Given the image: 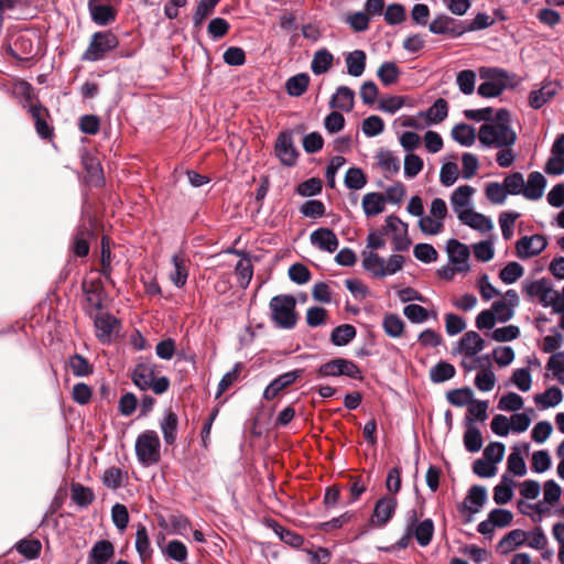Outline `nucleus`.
Returning <instances> with one entry per match:
<instances>
[{
	"instance_id": "1",
	"label": "nucleus",
	"mask_w": 564,
	"mask_h": 564,
	"mask_svg": "<svg viewBox=\"0 0 564 564\" xmlns=\"http://www.w3.org/2000/svg\"><path fill=\"white\" fill-rule=\"evenodd\" d=\"M510 112L501 108L495 119L480 126L478 140L487 148H511L517 141V133L510 126Z\"/></svg>"
},
{
	"instance_id": "2",
	"label": "nucleus",
	"mask_w": 564,
	"mask_h": 564,
	"mask_svg": "<svg viewBox=\"0 0 564 564\" xmlns=\"http://www.w3.org/2000/svg\"><path fill=\"white\" fill-rule=\"evenodd\" d=\"M524 291L530 297L536 299L543 306H551L554 314H564V301L560 297V292L553 289L550 280L543 278L530 282L524 286Z\"/></svg>"
},
{
	"instance_id": "3",
	"label": "nucleus",
	"mask_w": 564,
	"mask_h": 564,
	"mask_svg": "<svg viewBox=\"0 0 564 564\" xmlns=\"http://www.w3.org/2000/svg\"><path fill=\"white\" fill-rule=\"evenodd\" d=\"M119 45V40L111 31L95 32L90 42L82 55V61L98 62Z\"/></svg>"
},
{
	"instance_id": "4",
	"label": "nucleus",
	"mask_w": 564,
	"mask_h": 564,
	"mask_svg": "<svg viewBox=\"0 0 564 564\" xmlns=\"http://www.w3.org/2000/svg\"><path fill=\"white\" fill-rule=\"evenodd\" d=\"M160 448L159 435L152 430L141 433L135 441V455L143 466H150L160 460Z\"/></svg>"
},
{
	"instance_id": "5",
	"label": "nucleus",
	"mask_w": 564,
	"mask_h": 564,
	"mask_svg": "<svg viewBox=\"0 0 564 564\" xmlns=\"http://www.w3.org/2000/svg\"><path fill=\"white\" fill-rule=\"evenodd\" d=\"M316 373L319 378L344 376L360 381L364 379L362 372L358 365L350 359L341 357H336L325 364H322L316 369Z\"/></svg>"
},
{
	"instance_id": "6",
	"label": "nucleus",
	"mask_w": 564,
	"mask_h": 564,
	"mask_svg": "<svg viewBox=\"0 0 564 564\" xmlns=\"http://www.w3.org/2000/svg\"><path fill=\"white\" fill-rule=\"evenodd\" d=\"M274 152L284 166H294L297 163L300 153L294 144L292 131L280 132L275 140Z\"/></svg>"
},
{
	"instance_id": "7",
	"label": "nucleus",
	"mask_w": 564,
	"mask_h": 564,
	"mask_svg": "<svg viewBox=\"0 0 564 564\" xmlns=\"http://www.w3.org/2000/svg\"><path fill=\"white\" fill-rule=\"evenodd\" d=\"M429 30L433 34L446 35L456 39L466 33L465 23L446 14L435 17L429 24Z\"/></svg>"
},
{
	"instance_id": "8",
	"label": "nucleus",
	"mask_w": 564,
	"mask_h": 564,
	"mask_svg": "<svg viewBox=\"0 0 564 564\" xmlns=\"http://www.w3.org/2000/svg\"><path fill=\"white\" fill-rule=\"evenodd\" d=\"M398 508V500L394 496H383L379 498L373 507L371 523L377 528H384L393 518Z\"/></svg>"
},
{
	"instance_id": "9",
	"label": "nucleus",
	"mask_w": 564,
	"mask_h": 564,
	"mask_svg": "<svg viewBox=\"0 0 564 564\" xmlns=\"http://www.w3.org/2000/svg\"><path fill=\"white\" fill-rule=\"evenodd\" d=\"M446 250L448 253L449 263L456 267L458 273L465 274L470 270L468 262L470 251L468 246L456 239H451L447 241Z\"/></svg>"
},
{
	"instance_id": "10",
	"label": "nucleus",
	"mask_w": 564,
	"mask_h": 564,
	"mask_svg": "<svg viewBox=\"0 0 564 564\" xmlns=\"http://www.w3.org/2000/svg\"><path fill=\"white\" fill-rule=\"evenodd\" d=\"M487 500V488L482 485H473L468 489L464 501L457 506V510L462 514H465V512L477 513L480 511Z\"/></svg>"
},
{
	"instance_id": "11",
	"label": "nucleus",
	"mask_w": 564,
	"mask_h": 564,
	"mask_svg": "<svg viewBox=\"0 0 564 564\" xmlns=\"http://www.w3.org/2000/svg\"><path fill=\"white\" fill-rule=\"evenodd\" d=\"M173 269L169 273V279L177 289H182L188 278L189 258L182 250L175 252L171 259Z\"/></svg>"
},
{
	"instance_id": "12",
	"label": "nucleus",
	"mask_w": 564,
	"mask_h": 564,
	"mask_svg": "<svg viewBox=\"0 0 564 564\" xmlns=\"http://www.w3.org/2000/svg\"><path fill=\"white\" fill-rule=\"evenodd\" d=\"M547 246L546 238L542 235L524 236L516 245L517 254L521 259H528L540 254Z\"/></svg>"
},
{
	"instance_id": "13",
	"label": "nucleus",
	"mask_w": 564,
	"mask_h": 564,
	"mask_svg": "<svg viewBox=\"0 0 564 564\" xmlns=\"http://www.w3.org/2000/svg\"><path fill=\"white\" fill-rule=\"evenodd\" d=\"M561 89L556 80H544L539 89L532 90L529 95V106L533 109H540L555 97Z\"/></svg>"
},
{
	"instance_id": "14",
	"label": "nucleus",
	"mask_w": 564,
	"mask_h": 564,
	"mask_svg": "<svg viewBox=\"0 0 564 564\" xmlns=\"http://www.w3.org/2000/svg\"><path fill=\"white\" fill-rule=\"evenodd\" d=\"M29 112L34 120L39 137L44 140L51 139L54 134V129L46 121V118L50 116L48 110L37 102V105H31L29 107Z\"/></svg>"
},
{
	"instance_id": "15",
	"label": "nucleus",
	"mask_w": 564,
	"mask_h": 564,
	"mask_svg": "<svg viewBox=\"0 0 564 564\" xmlns=\"http://www.w3.org/2000/svg\"><path fill=\"white\" fill-rule=\"evenodd\" d=\"M311 243L322 251L333 253L337 250L339 241L335 232L329 228H318L311 234Z\"/></svg>"
},
{
	"instance_id": "16",
	"label": "nucleus",
	"mask_w": 564,
	"mask_h": 564,
	"mask_svg": "<svg viewBox=\"0 0 564 564\" xmlns=\"http://www.w3.org/2000/svg\"><path fill=\"white\" fill-rule=\"evenodd\" d=\"M88 10L91 20L101 26L112 23L117 17V11L112 6L101 3L99 0H89Z\"/></svg>"
},
{
	"instance_id": "17",
	"label": "nucleus",
	"mask_w": 564,
	"mask_h": 564,
	"mask_svg": "<svg viewBox=\"0 0 564 564\" xmlns=\"http://www.w3.org/2000/svg\"><path fill=\"white\" fill-rule=\"evenodd\" d=\"M96 337L98 340L108 345L113 337H119L121 330V319H94Z\"/></svg>"
},
{
	"instance_id": "18",
	"label": "nucleus",
	"mask_w": 564,
	"mask_h": 564,
	"mask_svg": "<svg viewBox=\"0 0 564 564\" xmlns=\"http://www.w3.org/2000/svg\"><path fill=\"white\" fill-rule=\"evenodd\" d=\"M530 449L529 443H523L521 445H514L512 447V452L509 454L507 459V469L509 473L514 476L522 477L527 474V465L524 457L521 452L528 454Z\"/></svg>"
},
{
	"instance_id": "19",
	"label": "nucleus",
	"mask_w": 564,
	"mask_h": 564,
	"mask_svg": "<svg viewBox=\"0 0 564 564\" xmlns=\"http://www.w3.org/2000/svg\"><path fill=\"white\" fill-rule=\"evenodd\" d=\"M406 528L420 546H427L432 542L434 535V522L432 519L427 518L414 524L408 523Z\"/></svg>"
},
{
	"instance_id": "20",
	"label": "nucleus",
	"mask_w": 564,
	"mask_h": 564,
	"mask_svg": "<svg viewBox=\"0 0 564 564\" xmlns=\"http://www.w3.org/2000/svg\"><path fill=\"white\" fill-rule=\"evenodd\" d=\"M485 347V340L475 330L466 332L458 340L456 350L467 357H473Z\"/></svg>"
},
{
	"instance_id": "21",
	"label": "nucleus",
	"mask_w": 564,
	"mask_h": 564,
	"mask_svg": "<svg viewBox=\"0 0 564 564\" xmlns=\"http://www.w3.org/2000/svg\"><path fill=\"white\" fill-rule=\"evenodd\" d=\"M83 166L86 172V181L93 186H101L105 183L104 171L99 160L86 153L82 158Z\"/></svg>"
},
{
	"instance_id": "22",
	"label": "nucleus",
	"mask_w": 564,
	"mask_h": 564,
	"mask_svg": "<svg viewBox=\"0 0 564 564\" xmlns=\"http://www.w3.org/2000/svg\"><path fill=\"white\" fill-rule=\"evenodd\" d=\"M465 426L463 442L467 452L477 453L482 447V436L479 429L475 425L474 419L469 415L465 416Z\"/></svg>"
},
{
	"instance_id": "23",
	"label": "nucleus",
	"mask_w": 564,
	"mask_h": 564,
	"mask_svg": "<svg viewBox=\"0 0 564 564\" xmlns=\"http://www.w3.org/2000/svg\"><path fill=\"white\" fill-rule=\"evenodd\" d=\"M295 304L292 295L281 294L272 297L270 301L272 317H295Z\"/></svg>"
},
{
	"instance_id": "24",
	"label": "nucleus",
	"mask_w": 564,
	"mask_h": 564,
	"mask_svg": "<svg viewBox=\"0 0 564 564\" xmlns=\"http://www.w3.org/2000/svg\"><path fill=\"white\" fill-rule=\"evenodd\" d=\"M155 373V366L151 364L140 362L137 364L131 371L130 378L135 387L141 391L150 389L151 380Z\"/></svg>"
},
{
	"instance_id": "25",
	"label": "nucleus",
	"mask_w": 564,
	"mask_h": 564,
	"mask_svg": "<svg viewBox=\"0 0 564 564\" xmlns=\"http://www.w3.org/2000/svg\"><path fill=\"white\" fill-rule=\"evenodd\" d=\"M457 216L464 225H467L480 232H487L492 229V223L490 218L470 208L459 213Z\"/></svg>"
},
{
	"instance_id": "26",
	"label": "nucleus",
	"mask_w": 564,
	"mask_h": 564,
	"mask_svg": "<svg viewBox=\"0 0 564 564\" xmlns=\"http://www.w3.org/2000/svg\"><path fill=\"white\" fill-rule=\"evenodd\" d=\"M330 108L349 112L355 106V91L348 86L337 87L335 94L329 100Z\"/></svg>"
},
{
	"instance_id": "27",
	"label": "nucleus",
	"mask_w": 564,
	"mask_h": 564,
	"mask_svg": "<svg viewBox=\"0 0 564 564\" xmlns=\"http://www.w3.org/2000/svg\"><path fill=\"white\" fill-rule=\"evenodd\" d=\"M546 180L540 172H532L523 186V196L530 200H538L543 196Z\"/></svg>"
},
{
	"instance_id": "28",
	"label": "nucleus",
	"mask_w": 564,
	"mask_h": 564,
	"mask_svg": "<svg viewBox=\"0 0 564 564\" xmlns=\"http://www.w3.org/2000/svg\"><path fill=\"white\" fill-rule=\"evenodd\" d=\"M112 253H111V239L108 236H102L100 240V269L99 273L109 283H113L111 279L112 272Z\"/></svg>"
},
{
	"instance_id": "29",
	"label": "nucleus",
	"mask_w": 564,
	"mask_h": 564,
	"mask_svg": "<svg viewBox=\"0 0 564 564\" xmlns=\"http://www.w3.org/2000/svg\"><path fill=\"white\" fill-rule=\"evenodd\" d=\"M113 555V544L108 540H99L90 549L88 560L95 564H106Z\"/></svg>"
},
{
	"instance_id": "30",
	"label": "nucleus",
	"mask_w": 564,
	"mask_h": 564,
	"mask_svg": "<svg viewBox=\"0 0 564 564\" xmlns=\"http://www.w3.org/2000/svg\"><path fill=\"white\" fill-rule=\"evenodd\" d=\"M474 193L475 188L470 185H460L452 193L451 204L457 215L469 209L468 206L470 205V198Z\"/></svg>"
},
{
	"instance_id": "31",
	"label": "nucleus",
	"mask_w": 564,
	"mask_h": 564,
	"mask_svg": "<svg viewBox=\"0 0 564 564\" xmlns=\"http://www.w3.org/2000/svg\"><path fill=\"white\" fill-rule=\"evenodd\" d=\"M178 417L170 409L164 412V416L160 422V427L163 434L164 442L167 445H173L177 437Z\"/></svg>"
},
{
	"instance_id": "32",
	"label": "nucleus",
	"mask_w": 564,
	"mask_h": 564,
	"mask_svg": "<svg viewBox=\"0 0 564 564\" xmlns=\"http://www.w3.org/2000/svg\"><path fill=\"white\" fill-rule=\"evenodd\" d=\"M90 229L85 226H78L72 242V251L75 256L84 258L89 253V237L91 236Z\"/></svg>"
},
{
	"instance_id": "33",
	"label": "nucleus",
	"mask_w": 564,
	"mask_h": 564,
	"mask_svg": "<svg viewBox=\"0 0 564 564\" xmlns=\"http://www.w3.org/2000/svg\"><path fill=\"white\" fill-rule=\"evenodd\" d=\"M367 55L362 50H355L345 56L347 73L354 77H360L366 69Z\"/></svg>"
},
{
	"instance_id": "34",
	"label": "nucleus",
	"mask_w": 564,
	"mask_h": 564,
	"mask_svg": "<svg viewBox=\"0 0 564 564\" xmlns=\"http://www.w3.org/2000/svg\"><path fill=\"white\" fill-rule=\"evenodd\" d=\"M357 335L356 327L351 324L336 326L330 333V343L334 346L343 347L348 345Z\"/></svg>"
},
{
	"instance_id": "35",
	"label": "nucleus",
	"mask_w": 564,
	"mask_h": 564,
	"mask_svg": "<svg viewBox=\"0 0 564 564\" xmlns=\"http://www.w3.org/2000/svg\"><path fill=\"white\" fill-rule=\"evenodd\" d=\"M455 375H456L455 367L451 362L445 361V360L438 361L430 369V380L433 383L446 382V381L451 380L452 378H454Z\"/></svg>"
},
{
	"instance_id": "36",
	"label": "nucleus",
	"mask_w": 564,
	"mask_h": 564,
	"mask_svg": "<svg viewBox=\"0 0 564 564\" xmlns=\"http://www.w3.org/2000/svg\"><path fill=\"white\" fill-rule=\"evenodd\" d=\"M563 400V392L557 386L547 388L543 393L534 395V402L541 409L553 408Z\"/></svg>"
},
{
	"instance_id": "37",
	"label": "nucleus",
	"mask_w": 564,
	"mask_h": 564,
	"mask_svg": "<svg viewBox=\"0 0 564 564\" xmlns=\"http://www.w3.org/2000/svg\"><path fill=\"white\" fill-rule=\"evenodd\" d=\"M333 61V54L326 48H321L314 53L311 69L315 75H322L332 68Z\"/></svg>"
},
{
	"instance_id": "38",
	"label": "nucleus",
	"mask_w": 564,
	"mask_h": 564,
	"mask_svg": "<svg viewBox=\"0 0 564 564\" xmlns=\"http://www.w3.org/2000/svg\"><path fill=\"white\" fill-rule=\"evenodd\" d=\"M67 366L75 377H87L94 372V366L80 354L69 356Z\"/></svg>"
},
{
	"instance_id": "39",
	"label": "nucleus",
	"mask_w": 564,
	"mask_h": 564,
	"mask_svg": "<svg viewBox=\"0 0 564 564\" xmlns=\"http://www.w3.org/2000/svg\"><path fill=\"white\" fill-rule=\"evenodd\" d=\"M362 208L368 217H373L384 210V197L380 193H368L362 197Z\"/></svg>"
},
{
	"instance_id": "40",
	"label": "nucleus",
	"mask_w": 564,
	"mask_h": 564,
	"mask_svg": "<svg viewBox=\"0 0 564 564\" xmlns=\"http://www.w3.org/2000/svg\"><path fill=\"white\" fill-rule=\"evenodd\" d=\"M308 85L310 76L306 73H300L286 80L285 90L292 97H300L307 90Z\"/></svg>"
},
{
	"instance_id": "41",
	"label": "nucleus",
	"mask_w": 564,
	"mask_h": 564,
	"mask_svg": "<svg viewBox=\"0 0 564 564\" xmlns=\"http://www.w3.org/2000/svg\"><path fill=\"white\" fill-rule=\"evenodd\" d=\"M474 391L469 387L457 388L447 391L446 400L456 408L469 405L473 402Z\"/></svg>"
},
{
	"instance_id": "42",
	"label": "nucleus",
	"mask_w": 564,
	"mask_h": 564,
	"mask_svg": "<svg viewBox=\"0 0 564 564\" xmlns=\"http://www.w3.org/2000/svg\"><path fill=\"white\" fill-rule=\"evenodd\" d=\"M452 138L460 145L470 147L476 139L475 129L467 123H458L452 129Z\"/></svg>"
},
{
	"instance_id": "43",
	"label": "nucleus",
	"mask_w": 564,
	"mask_h": 564,
	"mask_svg": "<svg viewBox=\"0 0 564 564\" xmlns=\"http://www.w3.org/2000/svg\"><path fill=\"white\" fill-rule=\"evenodd\" d=\"M400 74L401 70L394 62H384L377 70V76L384 86L395 84Z\"/></svg>"
},
{
	"instance_id": "44",
	"label": "nucleus",
	"mask_w": 564,
	"mask_h": 564,
	"mask_svg": "<svg viewBox=\"0 0 564 564\" xmlns=\"http://www.w3.org/2000/svg\"><path fill=\"white\" fill-rule=\"evenodd\" d=\"M448 115V104L445 99L438 98L425 112V118L429 123H440Z\"/></svg>"
},
{
	"instance_id": "45",
	"label": "nucleus",
	"mask_w": 564,
	"mask_h": 564,
	"mask_svg": "<svg viewBox=\"0 0 564 564\" xmlns=\"http://www.w3.org/2000/svg\"><path fill=\"white\" fill-rule=\"evenodd\" d=\"M378 164L382 169L383 172L394 175L400 170V160L394 155L393 152L389 150L379 151L378 155Z\"/></svg>"
},
{
	"instance_id": "46",
	"label": "nucleus",
	"mask_w": 564,
	"mask_h": 564,
	"mask_svg": "<svg viewBox=\"0 0 564 564\" xmlns=\"http://www.w3.org/2000/svg\"><path fill=\"white\" fill-rule=\"evenodd\" d=\"M17 551L28 560L39 557L42 544L36 539H22L15 544Z\"/></svg>"
},
{
	"instance_id": "47",
	"label": "nucleus",
	"mask_w": 564,
	"mask_h": 564,
	"mask_svg": "<svg viewBox=\"0 0 564 564\" xmlns=\"http://www.w3.org/2000/svg\"><path fill=\"white\" fill-rule=\"evenodd\" d=\"M70 489L72 499L82 508L88 507L95 498L93 490L79 482L72 484Z\"/></svg>"
},
{
	"instance_id": "48",
	"label": "nucleus",
	"mask_w": 564,
	"mask_h": 564,
	"mask_svg": "<svg viewBox=\"0 0 564 564\" xmlns=\"http://www.w3.org/2000/svg\"><path fill=\"white\" fill-rule=\"evenodd\" d=\"M345 185L349 189H361L367 184V176L359 167H350L345 175Z\"/></svg>"
},
{
	"instance_id": "49",
	"label": "nucleus",
	"mask_w": 564,
	"mask_h": 564,
	"mask_svg": "<svg viewBox=\"0 0 564 564\" xmlns=\"http://www.w3.org/2000/svg\"><path fill=\"white\" fill-rule=\"evenodd\" d=\"M523 403V398L520 394L508 392L500 398L497 408L501 411L514 412L522 409Z\"/></svg>"
},
{
	"instance_id": "50",
	"label": "nucleus",
	"mask_w": 564,
	"mask_h": 564,
	"mask_svg": "<svg viewBox=\"0 0 564 564\" xmlns=\"http://www.w3.org/2000/svg\"><path fill=\"white\" fill-rule=\"evenodd\" d=\"M243 369V364L238 361L234 365L232 369L226 372L220 379L217 388L216 397L223 394L230 386H232L239 378L240 372Z\"/></svg>"
},
{
	"instance_id": "51",
	"label": "nucleus",
	"mask_w": 564,
	"mask_h": 564,
	"mask_svg": "<svg viewBox=\"0 0 564 564\" xmlns=\"http://www.w3.org/2000/svg\"><path fill=\"white\" fill-rule=\"evenodd\" d=\"M476 73L471 69L460 70L456 76V84L464 95H470L475 90Z\"/></svg>"
},
{
	"instance_id": "52",
	"label": "nucleus",
	"mask_w": 564,
	"mask_h": 564,
	"mask_svg": "<svg viewBox=\"0 0 564 564\" xmlns=\"http://www.w3.org/2000/svg\"><path fill=\"white\" fill-rule=\"evenodd\" d=\"M552 459L546 449H540L533 453L531 460V469L536 474L545 473L551 468Z\"/></svg>"
},
{
	"instance_id": "53",
	"label": "nucleus",
	"mask_w": 564,
	"mask_h": 564,
	"mask_svg": "<svg viewBox=\"0 0 564 564\" xmlns=\"http://www.w3.org/2000/svg\"><path fill=\"white\" fill-rule=\"evenodd\" d=\"M533 414L534 410L532 408L525 409L524 412L512 414L511 431H513L514 433L525 432L531 424V415Z\"/></svg>"
},
{
	"instance_id": "54",
	"label": "nucleus",
	"mask_w": 564,
	"mask_h": 564,
	"mask_svg": "<svg viewBox=\"0 0 564 564\" xmlns=\"http://www.w3.org/2000/svg\"><path fill=\"white\" fill-rule=\"evenodd\" d=\"M135 550L141 557L152 553L148 530L143 524H139L135 532Z\"/></svg>"
},
{
	"instance_id": "55",
	"label": "nucleus",
	"mask_w": 564,
	"mask_h": 564,
	"mask_svg": "<svg viewBox=\"0 0 564 564\" xmlns=\"http://www.w3.org/2000/svg\"><path fill=\"white\" fill-rule=\"evenodd\" d=\"M220 0H200L193 14V22L195 26H198L203 21L213 13L215 7Z\"/></svg>"
},
{
	"instance_id": "56",
	"label": "nucleus",
	"mask_w": 564,
	"mask_h": 564,
	"mask_svg": "<svg viewBox=\"0 0 564 564\" xmlns=\"http://www.w3.org/2000/svg\"><path fill=\"white\" fill-rule=\"evenodd\" d=\"M13 91L17 96L23 99L22 107L28 108L33 104L35 98L33 86L26 80H20L14 84Z\"/></svg>"
},
{
	"instance_id": "57",
	"label": "nucleus",
	"mask_w": 564,
	"mask_h": 564,
	"mask_svg": "<svg viewBox=\"0 0 564 564\" xmlns=\"http://www.w3.org/2000/svg\"><path fill=\"white\" fill-rule=\"evenodd\" d=\"M273 530L279 535L280 540L284 543L293 546V547H300L302 546L304 539L302 535L285 529L284 527L278 524L276 522H273Z\"/></svg>"
},
{
	"instance_id": "58",
	"label": "nucleus",
	"mask_w": 564,
	"mask_h": 564,
	"mask_svg": "<svg viewBox=\"0 0 564 564\" xmlns=\"http://www.w3.org/2000/svg\"><path fill=\"white\" fill-rule=\"evenodd\" d=\"M523 273V267L520 263L512 261L500 270L499 278L506 284H511L520 279Z\"/></svg>"
},
{
	"instance_id": "59",
	"label": "nucleus",
	"mask_w": 564,
	"mask_h": 564,
	"mask_svg": "<svg viewBox=\"0 0 564 564\" xmlns=\"http://www.w3.org/2000/svg\"><path fill=\"white\" fill-rule=\"evenodd\" d=\"M485 194L487 199L496 205L503 204L508 195L503 184L497 182L488 183L485 188Z\"/></svg>"
},
{
	"instance_id": "60",
	"label": "nucleus",
	"mask_w": 564,
	"mask_h": 564,
	"mask_svg": "<svg viewBox=\"0 0 564 564\" xmlns=\"http://www.w3.org/2000/svg\"><path fill=\"white\" fill-rule=\"evenodd\" d=\"M506 88L507 83H497L485 79V82L478 86L477 93L484 98H494L500 96Z\"/></svg>"
},
{
	"instance_id": "61",
	"label": "nucleus",
	"mask_w": 564,
	"mask_h": 564,
	"mask_svg": "<svg viewBox=\"0 0 564 564\" xmlns=\"http://www.w3.org/2000/svg\"><path fill=\"white\" fill-rule=\"evenodd\" d=\"M510 380L521 392L529 391L532 386V376L528 368L516 369Z\"/></svg>"
},
{
	"instance_id": "62",
	"label": "nucleus",
	"mask_w": 564,
	"mask_h": 564,
	"mask_svg": "<svg viewBox=\"0 0 564 564\" xmlns=\"http://www.w3.org/2000/svg\"><path fill=\"white\" fill-rule=\"evenodd\" d=\"M496 376L490 368L480 370L475 377V386L482 392H489L494 389Z\"/></svg>"
},
{
	"instance_id": "63",
	"label": "nucleus",
	"mask_w": 564,
	"mask_h": 564,
	"mask_svg": "<svg viewBox=\"0 0 564 564\" xmlns=\"http://www.w3.org/2000/svg\"><path fill=\"white\" fill-rule=\"evenodd\" d=\"M421 231L429 236H435L444 230V223L432 216H422L419 220Z\"/></svg>"
},
{
	"instance_id": "64",
	"label": "nucleus",
	"mask_w": 564,
	"mask_h": 564,
	"mask_svg": "<svg viewBox=\"0 0 564 564\" xmlns=\"http://www.w3.org/2000/svg\"><path fill=\"white\" fill-rule=\"evenodd\" d=\"M383 262H384V259L379 257L378 253L370 252L367 256H365L362 264H364V268L367 271H370L375 276L382 278V276H384Z\"/></svg>"
}]
</instances>
